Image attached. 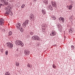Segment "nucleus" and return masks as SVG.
<instances>
[{"instance_id": "1", "label": "nucleus", "mask_w": 75, "mask_h": 75, "mask_svg": "<svg viewBox=\"0 0 75 75\" xmlns=\"http://www.w3.org/2000/svg\"><path fill=\"white\" fill-rule=\"evenodd\" d=\"M15 44L16 45H21V47H23L24 46V44L22 41L19 40H17L15 41Z\"/></svg>"}, {"instance_id": "2", "label": "nucleus", "mask_w": 75, "mask_h": 75, "mask_svg": "<svg viewBox=\"0 0 75 75\" xmlns=\"http://www.w3.org/2000/svg\"><path fill=\"white\" fill-rule=\"evenodd\" d=\"M32 39L33 40H36L37 41H40V38L38 37V35H35L33 36L32 37Z\"/></svg>"}, {"instance_id": "3", "label": "nucleus", "mask_w": 75, "mask_h": 75, "mask_svg": "<svg viewBox=\"0 0 75 75\" xmlns=\"http://www.w3.org/2000/svg\"><path fill=\"white\" fill-rule=\"evenodd\" d=\"M24 53L25 55H30V50L27 49L24 50Z\"/></svg>"}, {"instance_id": "4", "label": "nucleus", "mask_w": 75, "mask_h": 75, "mask_svg": "<svg viewBox=\"0 0 75 75\" xmlns=\"http://www.w3.org/2000/svg\"><path fill=\"white\" fill-rule=\"evenodd\" d=\"M50 36L53 37L56 35V32L54 30H53L51 32V33L50 34Z\"/></svg>"}, {"instance_id": "5", "label": "nucleus", "mask_w": 75, "mask_h": 75, "mask_svg": "<svg viewBox=\"0 0 75 75\" xmlns=\"http://www.w3.org/2000/svg\"><path fill=\"white\" fill-rule=\"evenodd\" d=\"M4 23V20L2 18L0 19V25H3Z\"/></svg>"}, {"instance_id": "6", "label": "nucleus", "mask_w": 75, "mask_h": 75, "mask_svg": "<svg viewBox=\"0 0 75 75\" xmlns=\"http://www.w3.org/2000/svg\"><path fill=\"white\" fill-rule=\"evenodd\" d=\"M30 19L31 20H34V15L33 14V13H31L30 14Z\"/></svg>"}, {"instance_id": "7", "label": "nucleus", "mask_w": 75, "mask_h": 75, "mask_svg": "<svg viewBox=\"0 0 75 75\" xmlns=\"http://www.w3.org/2000/svg\"><path fill=\"white\" fill-rule=\"evenodd\" d=\"M59 19L60 21H62V23H64L65 21V18L62 17H60Z\"/></svg>"}, {"instance_id": "8", "label": "nucleus", "mask_w": 75, "mask_h": 75, "mask_svg": "<svg viewBox=\"0 0 75 75\" xmlns=\"http://www.w3.org/2000/svg\"><path fill=\"white\" fill-rule=\"evenodd\" d=\"M52 6L54 7H57L56 2L52 1Z\"/></svg>"}, {"instance_id": "9", "label": "nucleus", "mask_w": 75, "mask_h": 75, "mask_svg": "<svg viewBox=\"0 0 75 75\" xmlns=\"http://www.w3.org/2000/svg\"><path fill=\"white\" fill-rule=\"evenodd\" d=\"M48 0H43V2L45 5H47L48 4Z\"/></svg>"}, {"instance_id": "10", "label": "nucleus", "mask_w": 75, "mask_h": 75, "mask_svg": "<svg viewBox=\"0 0 75 75\" xmlns=\"http://www.w3.org/2000/svg\"><path fill=\"white\" fill-rule=\"evenodd\" d=\"M71 4H70L69 6V10H72V8L73 7V2H71Z\"/></svg>"}, {"instance_id": "11", "label": "nucleus", "mask_w": 75, "mask_h": 75, "mask_svg": "<svg viewBox=\"0 0 75 75\" xmlns=\"http://www.w3.org/2000/svg\"><path fill=\"white\" fill-rule=\"evenodd\" d=\"M23 24H22V26H23V27H24V28H25L26 27V25L28 24V23H27L25 22H23Z\"/></svg>"}, {"instance_id": "12", "label": "nucleus", "mask_w": 75, "mask_h": 75, "mask_svg": "<svg viewBox=\"0 0 75 75\" xmlns=\"http://www.w3.org/2000/svg\"><path fill=\"white\" fill-rule=\"evenodd\" d=\"M41 12L43 15H45L46 14V11L45 9H42L41 11Z\"/></svg>"}, {"instance_id": "13", "label": "nucleus", "mask_w": 75, "mask_h": 75, "mask_svg": "<svg viewBox=\"0 0 75 75\" xmlns=\"http://www.w3.org/2000/svg\"><path fill=\"white\" fill-rule=\"evenodd\" d=\"M51 18L52 20H57V17L56 16H51Z\"/></svg>"}, {"instance_id": "14", "label": "nucleus", "mask_w": 75, "mask_h": 75, "mask_svg": "<svg viewBox=\"0 0 75 75\" xmlns=\"http://www.w3.org/2000/svg\"><path fill=\"white\" fill-rule=\"evenodd\" d=\"M17 24L16 26V27H18V29H20V28L21 27V24L18 23Z\"/></svg>"}, {"instance_id": "15", "label": "nucleus", "mask_w": 75, "mask_h": 75, "mask_svg": "<svg viewBox=\"0 0 75 75\" xmlns=\"http://www.w3.org/2000/svg\"><path fill=\"white\" fill-rule=\"evenodd\" d=\"M18 30L20 29V30L21 33H23V31H24V29L22 27H20L19 28V29H18Z\"/></svg>"}, {"instance_id": "16", "label": "nucleus", "mask_w": 75, "mask_h": 75, "mask_svg": "<svg viewBox=\"0 0 75 75\" xmlns=\"http://www.w3.org/2000/svg\"><path fill=\"white\" fill-rule=\"evenodd\" d=\"M74 31V29L71 28H70L69 31V33H72L73 32V31Z\"/></svg>"}, {"instance_id": "17", "label": "nucleus", "mask_w": 75, "mask_h": 75, "mask_svg": "<svg viewBox=\"0 0 75 75\" xmlns=\"http://www.w3.org/2000/svg\"><path fill=\"white\" fill-rule=\"evenodd\" d=\"M9 11H6L5 13V14H6V16H8L9 15Z\"/></svg>"}, {"instance_id": "18", "label": "nucleus", "mask_w": 75, "mask_h": 75, "mask_svg": "<svg viewBox=\"0 0 75 75\" xmlns=\"http://www.w3.org/2000/svg\"><path fill=\"white\" fill-rule=\"evenodd\" d=\"M13 34V33L11 31H10L8 33V36H10L11 35Z\"/></svg>"}, {"instance_id": "19", "label": "nucleus", "mask_w": 75, "mask_h": 75, "mask_svg": "<svg viewBox=\"0 0 75 75\" xmlns=\"http://www.w3.org/2000/svg\"><path fill=\"white\" fill-rule=\"evenodd\" d=\"M57 25L58 28H59V27H61V24L59 23H57Z\"/></svg>"}, {"instance_id": "20", "label": "nucleus", "mask_w": 75, "mask_h": 75, "mask_svg": "<svg viewBox=\"0 0 75 75\" xmlns=\"http://www.w3.org/2000/svg\"><path fill=\"white\" fill-rule=\"evenodd\" d=\"M9 46H10V48H13V44L10 43Z\"/></svg>"}, {"instance_id": "21", "label": "nucleus", "mask_w": 75, "mask_h": 75, "mask_svg": "<svg viewBox=\"0 0 75 75\" xmlns=\"http://www.w3.org/2000/svg\"><path fill=\"white\" fill-rule=\"evenodd\" d=\"M4 6H7L8 4V2L6 1H5L4 2Z\"/></svg>"}, {"instance_id": "22", "label": "nucleus", "mask_w": 75, "mask_h": 75, "mask_svg": "<svg viewBox=\"0 0 75 75\" xmlns=\"http://www.w3.org/2000/svg\"><path fill=\"white\" fill-rule=\"evenodd\" d=\"M5 75H10V73L9 71H7L5 73Z\"/></svg>"}, {"instance_id": "23", "label": "nucleus", "mask_w": 75, "mask_h": 75, "mask_svg": "<svg viewBox=\"0 0 75 75\" xmlns=\"http://www.w3.org/2000/svg\"><path fill=\"white\" fill-rule=\"evenodd\" d=\"M8 50L6 51L5 55H8Z\"/></svg>"}, {"instance_id": "24", "label": "nucleus", "mask_w": 75, "mask_h": 75, "mask_svg": "<svg viewBox=\"0 0 75 75\" xmlns=\"http://www.w3.org/2000/svg\"><path fill=\"white\" fill-rule=\"evenodd\" d=\"M24 7H25V4H23V5L21 6V7L22 8H24Z\"/></svg>"}, {"instance_id": "25", "label": "nucleus", "mask_w": 75, "mask_h": 75, "mask_svg": "<svg viewBox=\"0 0 75 75\" xmlns=\"http://www.w3.org/2000/svg\"><path fill=\"white\" fill-rule=\"evenodd\" d=\"M52 67L53 68H54V69H55V68H56V66L55 65V64H53L52 65Z\"/></svg>"}, {"instance_id": "26", "label": "nucleus", "mask_w": 75, "mask_h": 75, "mask_svg": "<svg viewBox=\"0 0 75 75\" xmlns=\"http://www.w3.org/2000/svg\"><path fill=\"white\" fill-rule=\"evenodd\" d=\"M30 35H33L34 34V33L33 32H30Z\"/></svg>"}, {"instance_id": "27", "label": "nucleus", "mask_w": 75, "mask_h": 75, "mask_svg": "<svg viewBox=\"0 0 75 75\" xmlns=\"http://www.w3.org/2000/svg\"><path fill=\"white\" fill-rule=\"evenodd\" d=\"M25 23H28L29 24L28 22H29V21L28 20H26L25 21Z\"/></svg>"}, {"instance_id": "28", "label": "nucleus", "mask_w": 75, "mask_h": 75, "mask_svg": "<svg viewBox=\"0 0 75 75\" xmlns=\"http://www.w3.org/2000/svg\"><path fill=\"white\" fill-rule=\"evenodd\" d=\"M10 42H7L6 43V45H8V46H10Z\"/></svg>"}, {"instance_id": "29", "label": "nucleus", "mask_w": 75, "mask_h": 75, "mask_svg": "<svg viewBox=\"0 0 75 75\" xmlns=\"http://www.w3.org/2000/svg\"><path fill=\"white\" fill-rule=\"evenodd\" d=\"M71 47L72 48V50H74V46L73 45H71Z\"/></svg>"}, {"instance_id": "30", "label": "nucleus", "mask_w": 75, "mask_h": 75, "mask_svg": "<svg viewBox=\"0 0 75 75\" xmlns=\"http://www.w3.org/2000/svg\"><path fill=\"white\" fill-rule=\"evenodd\" d=\"M49 9H51V8H52V6H51V5H49Z\"/></svg>"}, {"instance_id": "31", "label": "nucleus", "mask_w": 75, "mask_h": 75, "mask_svg": "<svg viewBox=\"0 0 75 75\" xmlns=\"http://www.w3.org/2000/svg\"><path fill=\"white\" fill-rule=\"evenodd\" d=\"M1 53L2 54L3 52L4 51V50H3V49H1Z\"/></svg>"}, {"instance_id": "32", "label": "nucleus", "mask_w": 75, "mask_h": 75, "mask_svg": "<svg viewBox=\"0 0 75 75\" xmlns=\"http://www.w3.org/2000/svg\"><path fill=\"white\" fill-rule=\"evenodd\" d=\"M0 1L1 3H3V2H4L5 1L4 0H0Z\"/></svg>"}, {"instance_id": "33", "label": "nucleus", "mask_w": 75, "mask_h": 75, "mask_svg": "<svg viewBox=\"0 0 75 75\" xmlns=\"http://www.w3.org/2000/svg\"><path fill=\"white\" fill-rule=\"evenodd\" d=\"M27 66L28 67V68H31V67H30V65L29 64H28Z\"/></svg>"}, {"instance_id": "34", "label": "nucleus", "mask_w": 75, "mask_h": 75, "mask_svg": "<svg viewBox=\"0 0 75 75\" xmlns=\"http://www.w3.org/2000/svg\"><path fill=\"white\" fill-rule=\"evenodd\" d=\"M19 63H16V66H19Z\"/></svg>"}, {"instance_id": "35", "label": "nucleus", "mask_w": 75, "mask_h": 75, "mask_svg": "<svg viewBox=\"0 0 75 75\" xmlns=\"http://www.w3.org/2000/svg\"><path fill=\"white\" fill-rule=\"evenodd\" d=\"M11 16H12L13 15V13H12V12H11V14H10Z\"/></svg>"}, {"instance_id": "36", "label": "nucleus", "mask_w": 75, "mask_h": 75, "mask_svg": "<svg viewBox=\"0 0 75 75\" xmlns=\"http://www.w3.org/2000/svg\"><path fill=\"white\" fill-rule=\"evenodd\" d=\"M59 31H61V28H59Z\"/></svg>"}, {"instance_id": "37", "label": "nucleus", "mask_w": 75, "mask_h": 75, "mask_svg": "<svg viewBox=\"0 0 75 75\" xmlns=\"http://www.w3.org/2000/svg\"><path fill=\"white\" fill-rule=\"evenodd\" d=\"M16 51L17 52L18 51V48L17 47L16 48Z\"/></svg>"}, {"instance_id": "38", "label": "nucleus", "mask_w": 75, "mask_h": 75, "mask_svg": "<svg viewBox=\"0 0 75 75\" xmlns=\"http://www.w3.org/2000/svg\"><path fill=\"white\" fill-rule=\"evenodd\" d=\"M50 9V10L51 11H52L53 10V8H52L51 9Z\"/></svg>"}, {"instance_id": "39", "label": "nucleus", "mask_w": 75, "mask_h": 75, "mask_svg": "<svg viewBox=\"0 0 75 75\" xmlns=\"http://www.w3.org/2000/svg\"><path fill=\"white\" fill-rule=\"evenodd\" d=\"M44 30H45V29H42V31H43V32H44Z\"/></svg>"}, {"instance_id": "40", "label": "nucleus", "mask_w": 75, "mask_h": 75, "mask_svg": "<svg viewBox=\"0 0 75 75\" xmlns=\"http://www.w3.org/2000/svg\"><path fill=\"white\" fill-rule=\"evenodd\" d=\"M33 0L34 2H36V1H37V0Z\"/></svg>"}, {"instance_id": "41", "label": "nucleus", "mask_w": 75, "mask_h": 75, "mask_svg": "<svg viewBox=\"0 0 75 75\" xmlns=\"http://www.w3.org/2000/svg\"><path fill=\"white\" fill-rule=\"evenodd\" d=\"M0 6H3V4H0Z\"/></svg>"}, {"instance_id": "42", "label": "nucleus", "mask_w": 75, "mask_h": 75, "mask_svg": "<svg viewBox=\"0 0 75 75\" xmlns=\"http://www.w3.org/2000/svg\"><path fill=\"white\" fill-rule=\"evenodd\" d=\"M9 13H11V11H9Z\"/></svg>"}, {"instance_id": "43", "label": "nucleus", "mask_w": 75, "mask_h": 75, "mask_svg": "<svg viewBox=\"0 0 75 75\" xmlns=\"http://www.w3.org/2000/svg\"><path fill=\"white\" fill-rule=\"evenodd\" d=\"M47 8H48V10H49L50 8H49V7H48Z\"/></svg>"}, {"instance_id": "44", "label": "nucleus", "mask_w": 75, "mask_h": 75, "mask_svg": "<svg viewBox=\"0 0 75 75\" xmlns=\"http://www.w3.org/2000/svg\"><path fill=\"white\" fill-rule=\"evenodd\" d=\"M3 31H6V30L4 29Z\"/></svg>"}, {"instance_id": "45", "label": "nucleus", "mask_w": 75, "mask_h": 75, "mask_svg": "<svg viewBox=\"0 0 75 75\" xmlns=\"http://www.w3.org/2000/svg\"><path fill=\"white\" fill-rule=\"evenodd\" d=\"M11 7H10V9H9V10H11Z\"/></svg>"}, {"instance_id": "46", "label": "nucleus", "mask_w": 75, "mask_h": 75, "mask_svg": "<svg viewBox=\"0 0 75 75\" xmlns=\"http://www.w3.org/2000/svg\"><path fill=\"white\" fill-rule=\"evenodd\" d=\"M67 8H68V7H69V6L68 5H67Z\"/></svg>"}, {"instance_id": "47", "label": "nucleus", "mask_w": 75, "mask_h": 75, "mask_svg": "<svg viewBox=\"0 0 75 75\" xmlns=\"http://www.w3.org/2000/svg\"><path fill=\"white\" fill-rule=\"evenodd\" d=\"M7 47H8V45H7Z\"/></svg>"}, {"instance_id": "48", "label": "nucleus", "mask_w": 75, "mask_h": 75, "mask_svg": "<svg viewBox=\"0 0 75 75\" xmlns=\"http://www.w3.org/2000/svg\"><path fill=\"white\" fill-rule=\"evenodd\" d=\"M54 47H55V46H56V47L57 46V45H54Z\"/></svg>"}, {"instance_id": "49", "label": "nucleus", "mask_w": 75, "mask_h": 75, "mask_svg": "<svg viewBox=\"0 0 75 75\" xmlns=\"http://www.w3.org/2000/svg\"><path fill=\"white\" fill-rule=\"evenodd\" d=\"M8 47H9V48H10V46H8Z\"/></svg>"}, {"instance_id": "50", "label": "nucleus", "mask_w": 75, "mask_h": 75, "mask_svg": "<svg viewBox=\"0 0 75 75\" xmlns=\"http://www.w3.org/2000/svg\"><path fill=\"white\" fill-rule=\"evenodd\" d=\"M2 6H2L3 7V6H4V4H3V5H2Z\"/></svg>"}, {"instance_id": "51", "label": "nucleus", "mask_w": 75, "mask_h": 75, "mask_svg": "<svg viewBox=\"0 0 75 75\" xmlns=\"http://www.w3.org/2000/svg\"><path fill=\"white\" fill-rule=\"evenodd\" d=\"M5 0H4V1H5Z\"/></svg>"}, {"instance_id": "52", "label": "nucleus", "mask_w": 75, "mask_h": 75, "mask_svg": "<svg viewBox=\"0 0 75 75\" xmlns=\"http://www.w3.org/2000/svg\"><path fill=\"white\" fill-rule=\"evenodd\" d=\"M6 8V9H7V7Z\"/></svg>"}]
</instances>
